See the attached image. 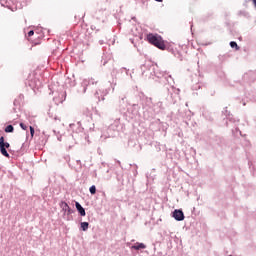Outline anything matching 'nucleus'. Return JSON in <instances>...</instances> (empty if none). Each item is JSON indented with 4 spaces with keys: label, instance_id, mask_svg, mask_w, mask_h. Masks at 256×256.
Returning <instances> with one entry per match:
<instances>
[{
    "label": "nucleus",
    "instance_id": "6",
    "mask_svg": "<svg viewBox=\"0 0 256 256\" xmlns=\"http://www.w3.org/2000/svg\"><path fill=\"white\" fill-rule=\"evenodd\" d=\"M131 249H134L135 251H140V249H147V245L137 242L135 245L131 246Z\"/></svg>",
    "mask_w": 256,
    "mask_h": 256
},
{
    "label": "nucleus",
    "instance_id": "11",
    "mask_svg": "<svg viewBox=\"0 0 256 256\" xmlns=\"http://www.w3.org/2000/svg\"><path fill=\"white\" fill-rule=\"evenodd\" d=\"M91 195H95L97 193V187L95 185H92L89 189Z\"/></svg>",
    "mask_w": 256,
    "mask_h": 256
},
{
    "label": "nucleus",
    "instance_id": "18",
    "mask_svg": "<svg viewBox=\"0 0 256 256\" xmlns=\"http://www.w3.org/2000/svg\"><path fill=\"white\" fill-rule=\"evenodd\" d=\"M57 139H58V141H61V136H58Z\"/></svg>",
    "mask_w": 256,
    "mask_h": 256
},
{
    "label": "nucleus",
    "instance_id": "1",
    "mask_svg": "<svg viewBox=\"0 0 256 256\" xmlns=\"http://www.w3.org/2000/svg\"><path fill=\"white\" fill-rule=\"evenodd\" d=\"M146 39L151 45H154V47H157L162 51H165V49H167V46L165 45V41L159 34H154V33L147 34Z\"/></svg>",
    "mask_w": 256,
    "mask_h": 256
},
{
    "label": "nucleus",
    "instance_id": "3",
    "mask_svg": "<svg viewBox=\"0 0 256 256\" xmlns=\"http://www.w3.org/2000/svg\"><path fill=\"white\" fill-rule=\"evenodd\" d=\"M60 207L64 211V213H67V215H73V213H75V210L71 209L67 202H61Z\"/></svg>",
    "mask_w": 256,
    "mask_h": 256
},
{
    "label": "nucleus",
    "instance_id": "17",
    "mask_svg": "<svg viewBox=\"0 0 256 256\" xmlns=\"http://www.w3.org/2000/svg\"><path fill=\"white\" fill-rule=\"evenodd\" d=\"M157 3H163V0H155Z\"/></svg>",
    "mask_w": 256,
    "mask_h": 256
},
{
    "label": "nucleus",
    "instance_id": "9",
    "mask_svg": "<svg viewBox=\"0 0 256 256\" xmlns=\"http://www.w3.org/2000/svg\"><path fill=\"white\" fill-rule=\"evenodd\" d=\"M13 131H15V128L13 127V125H8L5 128V133H13Z\"/></svg>",
    "mask_w": 256,
    "mask_h": 256
},
{
    "label": "nucleus",
    "instance_id": "15",
    "mask_svg": "<svg viewBox=\"0 0 256 256\" xmlns=\"http://www.w3.org/2000/svg\"><path fill=\"white\" fill-rule=\"evenodd\" d=\"M33 35H35V31L30 30V31L28 32V37H33Z\"/></svg>",
    "mask_w": 256,
    "mask_h": 256
},
{
    "label": "nucleus",
    "instance_id": "10",
    "mask_svg": "<svg viewBox=\"0 0 256 256\" xmlns=\"http://www.w3.org/2000/svg\"><path fill=\"white\" fill-rule=\"evenodd\" d=\"M230 47L232 49H236V51H239V45H237V42H235V41L230 42Z\"/></svg>",
    "mask_w": 256,
    "mask_h": 256
},
{
    "label": "nucleus",
    "instance_id": "13",
    "mask_svg": "<svg viewBox=\"0 0 256 256\" xmlns=\"http://www.w3.org/2000/svg\"><path fill=\"white\" fill-rule=\"evenodd\" d=\"M30 135L31 137L35 135V128H33V126H30Z\"/></svg>",
    "mask_w": 256,
    "mask_h": 256
},
{
    "label": "nucleus",
    "instance_id": "19",
    "mask_svg": "<svg viewBox=\"0 0 256 256\" xmlns=\"http://www.w3.org/2000/svg\"><path fill=\"white\" fill-rule=\"evenodd\" d=\"M95 95H99V92H96Z\"/></svg>",
    "mask_w": 256,
    "mask_h": 256
},
{
    "label": "nucleus",
    "instance_id": "16",
    "mask_svg": "<svg viewBox=\"0 0 256 256\" xmlns=\"http://www.w3.org/2000/svg\"><path fill=\"white\" fill-rule=\"evenodd\" d=\"M126 98H127L126 96H122L121 101H125Z\"/></svg>",
    "mask_w": 256,
    "mask_h": 256
},
{
    "label": "nucleus",
    "instance_id": "20",
    "mask_svg": "<svg viewBox=\"0 0 256 256\" xmlns=\"http://www.w3.org/2000/svg\"><path fill=\"white\" fill-rule=\"evenodd\" d=\"M243 105L246 106L247 104L244 102Z\"/></svg>",
    "mask_w": 256,
    "mask_h": 256
},
{
    "label": "nucleus",
    "instance_id": "14",
    "mask_svg": "<svg viewBox=\"0 0 256 256\" xmlns=\"http://www.w3.org/2000/svg\"><path fill=\"white\" fill-rule=\"evenodd\" d=\"M20 127H21V129H23L24 131H27V125H25L24 123H20Z\"/></svg>",
    "mask_w": 256,
    "mask_h": 256
},
{
    "label": "nucleus",
    "instance_id": "7",
    "mask_svg": "<svg viewBox=\"0 0 256 256\" xmlns=\"http://www.w3.org/2000/svg\"><path fill=\"white\" fill-rule=\"evenodd\" d=\"M95 85V81L93 80V79H91V80H87V79H84L83 81H82V85H83V87H87V85Z\"/></svg>",
    "mask_w": 256,
    "mask_h": 256
},
{
    "label": "nucleus",
    "instance_id": "12",
    "mask_svg": "<svg viewBox=\"0 0 256 256\" xmlns=\"http://www.w3.org/2000/svg\"><path fill=\"white\" fill-rule=\"evenodd\" d=\"M3 147L6 149H9L11 147V144H9V142H5V138H3Z\"/></svg>",
    "mask_w": 256,
    "mask_h": 256
},
{
    "label": "nucleus",
    "instance_id": "8",
    "mask_svg": "<svg viewBox=\"0 0 256 256\" xmlns=\"http://www.w3.org/2000/svg\"><path fill=\"white\" fill-rule=\"evenodd\" d=\"M81 229L82 231H87L89 229V222H81Z\"/></svg>",
    "mask_w": 256,
    "mask_h": 256
},
{
    "label": "nucleus",
    "instance_id": "2",
    "mask_svg": "<svg viewBox=\"0 0 256 256\" xmlns=\"http://www.w3.org/2000/svg\"><path fill=\"white\" fill-rule=\"evenodd\" d=\"M172 217H174L176 221L185 220V214L183 213V210H179V209H176L173 211Z\"/></svg>",
    "mask_w": 256,
    "mask_h": 256
},
{
    "label": "nucleus",
    "instance_id": "4",
    "mask_svg": "<svg viewBox=\"0 0 256 256\" xmlns=\"http://www.w3.org/2000/svg\"><path fill=\"white\" fill-rule=\"evenodd\" d=\"M75 207L78 213H80L81 217H85L87 215V213L85 212V208H83V206H81L79 202H75Z\"/></svg>",
    "mask_w": 256,
    "mask_h": 256
},
{
    "label": "nucleus",
    "instance_id": "5",
    "mask_svg": "<svg viewBox=\"0 0 256 256\" xmlns=\"http://www.w3.org/2000/svg\"><path fill=\"white\" fill-rule=\"evenodd\" d=\"M0 153H2L4 157L9 158V152H7V148L3 147V136L0 137Z\"/></svg>",
    "mask_w": 256,
    "mask_h": 256
}]
</instances>
